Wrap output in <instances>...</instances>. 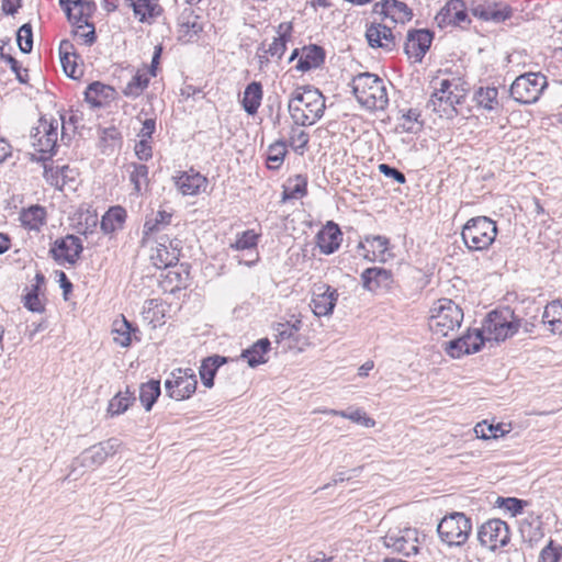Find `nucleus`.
I'll return each mask as SVG.
<instances>
[{
  "mask_svg": "<svg viewBox=\"0 0 562 562\" xmlns=\"http://www.w3.org/2000/svg\"><path fill=\"white\" fill-rule=\"evenodd\" d=\"M496 235V223L487 216H476L468 220L461 232L462 240L471 251L488 249Z\"/></svg>",
  "mask_w": 562,
  "mask_h": 562,
  "instance_id": "nucleus-5",
  "label": "nucleus"
},
{
  "mask_svg": "<svg viewBox=\"0 0 562 562\" xmlns=\"http://www.w3.org/2000/svg\"><path fill=\"white\" fill-rule=\"evenodd\" d=\"M480 544L490 551H497L505 548L510 541L508 525L501 519H490L477 529Z\"/></svg>",
  "mask_w": 562,
  "mask_h": 562,
  "instance_id": "nucleus-9",
  "label": "nucleus"
},
{
  "mask_svg": "<svg viewBox=\"0 0 562 562\" xmlns=\"http://www.w3.org/2000/svg\"><path fill=\"white\" fill-rule=\"evenodd\" d=\"M74 37L80 40L82 44L92 45L95 42V32L93 24L89 23L87 29H79V25H75Z\"/></svg>",
  "mask_w": 562,
  "mask_h": 562,
  "instance_id": "nucleus-55",
  "label": "nucleus"
},
{
  "mask_svg": "<svg viewBox=\"0 0 562 562\" xmlns=\"http://www.w3.org/2000/svg\"><path fill=\"white\" fill-rule=\"evenodd\" d=\"M440 29L447 26L464 27L471 23L467 12V5L462 0H449L435 16Z\"/></svg>",
  "mask_w": 562,
  "mask_h": 562,
  "instance_id": "nucleus-14",
  "label": "nucleus"
},
{
  "mask_svg": "<svg viewBox=\"0 0 562 562\" xmlns=\"http://www.w3.org/2000/svg\"><path fill=\"white\" fill-rule=\"evenodd\" d=\"M342 240V233L334 222H328L317 234V246L321 252L330 255L335 252Z\"/></svg>",
  "mask_w": 562,
  "mask_h": 562,
  "instance_id": "nucleus-24",
  "label": "nucleus"
},
{
  "mask_svg": "<svg viewBox=\"0 0 562 562\" xmlns=\"http://www.w3.org/2000/svg\"><path fill=\"white\" fill-rule=\"evenodd\" d=\"M379 169L384 176L393 178L397 183L402 184L406 181L405 175L394 167H391L386 164H381Z\"/></svg>",
  "mask_w": 562,
  "mask_h": 562,
  "instance_id": "nucleus-63",
  "label": "nucleus"
},
{
  "mask_svg": "<svg viewBox=\"0 0 562 562\" xmlns=\"http://www.w3.org/2000/svg\"><path fill=\"white\" fill-rule=\"evenodd\" d=\"M324 49L317 45H310L304 47L296 68L302 71H307L319 67L324 63Z\"/></svg>",
  "mask_w": 562,
  "mask_h": 562,
  "instance_id": "nucleus-34",
  "label": "nucleus"
},
{
  "mask_svg": "<svg viewBox=\"0 0 562 562\" xmlns=\"http://www.w3.org/2000/svg\"><path fill=\"white\" fill-rule=\"evenodd\" d=\"M4 60L10 65L11 70L16 76V79L20 82L25 83L27 81V70L26 69L22 70L18 60L14 57H12L11 55H9L8 57H4Z\"/></svg>",
  "mask_w": 562,
  "mask_h": 562,
  "instance_id": "nucleus-64",
  "label": "nucleus"
},
{
  "mask_svg": "<svg viewBox=\"0 0 562 562\" xmlns=\"http://www.w3.org/2000/svg\"><path fill=\"white\" fill-rule=\"evenodd\" d=\"M270 350V340L268 338H261L256 341L252 346L245 349L240 358L246 360L248 366L255 368L259 364L268 361L267 353Z\"/></svg>",
  "mask_w": 562,
  "mask_h": 562,
  "instance_id": "nucleus-27",
  "label": "nucleus"
},
{
  "mask_svg": "<svg viewBox=\"0 0 562 562\" xmlns=\"http://www.w3.org/2000/svg\"><path fill=\"white\" fill-rule=\"evenodd\" d=\"M46 210L41 205H32L24 209L20 214L22 226L30 229L40 232L41 227L46 223Z\"/></svg>",
  "mask_w": 562,
  "mask_h": 562,
  "instance_id": "nucleus-31",
  "label": "nucleus"
},
{
  "mask_svg": "<svg viewBox=\"0 0 562 562\" xmlns=\"http://www.w3.org/2000/svg\"><path fill=\"white\" fill-rule=\"evenodd\" d=\"M135 401L133 393L128 390L125 393L116 394L109 403L108 412L114 416L124 413Z\"/></svg>",
  "mask_w": 562,
  "mask_h": 562,
  "instance_id": "nucleus-48",
  "label": "nucleus"
},
{
  "mask_svg": "<svg viewBox=\"0 0 562 562\" xmlns=\"http://www.w3.org/2000/svg\"><path fill=\"white\" fill-rule=\"evenodd\" d=\"M149 138H140L135 145V154L140 160H148L153 156Z\"/></svg>",
  "mask_w": 562,
  "mask_h": 562,
  "instance_id": "nucleus-62",
  "label": "nucleus"
},
{
  "mask_svg": "<svg viewBox=\"0 0 562 562\" xmlns=\"http://www.w3.org/2000/svg\"><path fill=\"white\" fill-rule=\"evenodd\" d=\"M258 235L252 231L248 229L237 235L235 243L232 247L236 250L250 249L257 246Z\"/></svg>",
  "mask_w": 562,
  "mask_h": 562,
  "instance_id": "nucleus-52",
  "label": "nucleus"
},
{
  "mask_svg": "<svg viewBox=\"0 0 562 562\" xmlns=\"http://www.w3.org/2000/svg\"><path fill=\"white\" fill-rule=\"evenodd\" d=\"M18 45L23 53H30L33 48V34L30 24H23L16 33Z\"/></svg>",
  "mask_w": 562,
  "mask_h": 562,
  "instance_id": "nucleus-53",
  "label": "nucleus"
},
{
  "mask_svg": "<svg viewBox=\"0 0 562 562\" xmlns=\"http://www.w3.org/2000/svg\"><path fill=\"white\" fill-rule=\"evenodd\" d=\"M352 92L358 102L368 110H384L389 104L386 86L379 76L362 72L353 77Z\"/></svg>",
  "mask_w": 562,
  "mask_h": 562,
  "instance_id": "nucleus-3",
  "label": "nucleus"
},
{
  "mask_svg": "<svg viewBox=\"0 0 562 562\" xmlns=\"http://www.w3.org/2000/svg\"><path fill=\"white\" fill-rule=\"evenodd\" d=\"M548 87L547 77L540 72H527L518 76L510 86V97L518 103L531 104L539 100Z\"/></svg>",
  "mask_w": 562,
  "mask_h": 562,
  "instance_id": "nucleus-7",
  "label": "nucleus"
},
{
  "mask_svg": "<svg viewBox=\"0 0 562 562\" xmlns=\"http://www.w3.org/2000/svg\"><path fill=\"white\" fill-rule=\"evenodd\" d=\"M60 63L65 74L72 78L77 79L82 75V69L78 66L77 59L68 56L66 58H60Z\"/></svg>",
  "mask_w": 562,
  "mask_h": 562,
  "instance_id": "nucleus-58",
  "label": "nucleus"
},
{
  "mask_svg": "<svg viewBox=\"0 0 562 562\" xmlns=\"http://www.w3.org/2000/svg\"><path fill=\"white\" fill-rule=\"evenodd\" d=\"M24 306L32 312L41 313L44 311V305L36 293V289L25 295Z\"/></svg>",
  "mask_w": 562,
  "mask_h": 562,
  "instance_id": "nucleus-61",
  "label": "nucleus"
},
{
  "mask_svg": "<svg viewBox=\"0 0 562 562\" xmlns=\"http://www.w3.org/2000/svg\"><path fill=\"white\" fill-rule=\"evenodd\" d=\"M172 216V212L166 210H159L156 213L147 215L143 227V239L148 238L154 233L164 231L170 225Z\"/></svg>",
  "mask_w": 562,
  "mask_h": 562,
  "instance_id": "nucleus-28",
  "label": "nucleus"
},
{
  "mask_svg": "<svg viewBox=\"0 0 562 562\" xmlns=\"http://www.w3.org/2000/svg\"><path fill=\"white\" fill-rule=\"evenodd\" d=\"M149 80L150 76L148 75L147 69H138L123 88L122 92L125 97L135 99L148 87Z\"/></svg>",
  "mask_w": 562,
  "mask_h": 562,
  "instance_id": "nucleus-36",
  "label": "nucleus"
},
{
  "mask_svg": "<svg viewBox=\"0 0 562 562\" xmlns=\"http://www.w3.org/2000/svg\"><path fill=\"white\" fill-rule=\"evenodd\" d=\"M307 180L305 177L297 175L294 178L288 180V184L284 187L282 200L286 201L290 199H299L307 192Z\"/></svg>",
  "mask_w": 562,
  "mask_h": 562,
  "instance_id": "nucleus-45",
  "label": "nucleus"
},
{
  "mask_svg": "<svg viewBox=\"0 0 562 562\" xmlns=\"http://www.w3.org/2000/svg\"><path fill=\"white\" fill-rule=\"evenodd\" d=\"M288 109L295 125L310 126L324 115L325 97L314 87H297L291 93Z\"/></svg>",
  "mask_w": 562,
  "mask_h": 562,
  "instance_id": "nucleus-1",
  "label": "nucleus"
},
{
  "mask_svg": "<svg viewBox=\"0 0 562 562\" xmlns=\"http://www.w3.org/2000/svg\"><path fill=\"white\" fill-rule=\"evenodd\" d=\"M160 395V382L157 380H150L147 383H143L139 387V401L144 408L149 412Z\"/></svg>",
  "mask_w": 562,
  "mask_h": 562,
  "instance_id": "nucleus-44",
  "label": "nucleus"
},
{
  "mask_svg": "<svg viewBox=\"0 0 562 562\" xmlns=\"http://www.w3.org/2000/svg\"><path fill=\"white\" fill-rule=\"evenodd\" d=\"M462 321V308L452 300L442 297L430 308L428 326L435 335L447 337L460 328Z\"/></svg>",
  "mask_w": 562,
  "mask_h": 562,
  "instance_id": "nucleus-4",
  "label": "nucleus"
},
{
  "mask_svg": "<svg viewBox=\"0 0 562 562\" xmlns=\"http://www.w3.org/2000/svg\"><path fill=\"white\" fill-rule=\"evenodd\" d=\"M519 323L509 310L488 313L482 327L486 340L503 341L517 333Z\"/></svg>",
  "mask_w": 562,
  "mask_h": 562,
  "instance_id": "nucleus-8",
  "label": "nucleus"
},
{
  "mask_svg": "<svg viewBox=\"0 0 562 562\" xmlns=\"http://www.w3.org/2000/svg\"><path fill=\"white\" fill-rule=\"evenodd\" d=\"M364 243L370 244L372 247V256L364 255V258L368 260L379 259L380 261H385V252L390 246V239L382 235H367L364 237Z\"/></svg>",
  "mask_w": 562,
  "mask_h": 562,
  "instance_id": "nucleus-40",
  "label": "nucleus"
},
{
  "mask_svg": "<svg viewBox=\"0 0 562 562\" xmlns=\"http://www.w3.org/2000/svg\"><path fill=\"white\" fill-rule=\"evenodd\" d=\"M338 299L337 290L326 283L315 284L312 297V308L316 316H327L333 313Z\"/></svg>",
  "mask_w": 562,
  "mask_h": 562,
  "instance_id": "nucleus-18",
  "label": "nucleus"
},
{
  "mask_svg": "<svg viewBox=\"0 0 562 562\" xmlns=\"http://www.w3.org/2000/svg\"><path fill=\"white\" fill-rule=\"evenodd\" d=\"M476 104L487 111L498 108V90L495 87H481L474 94Z\"/></svg>",
  "mask_w": 562,
  "mask_h": 562,
  "instance_id": "nucleus-41",
  "label": "nucleus"
},
{
  "mask_svg": "<svg viewBox=\"0 0 562 562\" xmlns=\"http://www.w3.org/2000/svg\"><path fill=\"white\" fill-rule=\"evenodd\" d=\"M82 250L83 246L80 238L75 235H67L56 239L49 252L58 265L65 262L74 265L79 259Z\"/></svg>",
  "mask_w": 562,
  "mask_h": 562,
  "instance_id": "nucleus-15",
  "label": "nucleus"
},
{
  "mask_svg": "<svg viewBox=\"0 0 562 562\" xmlns=\"http://www.w3.org/2000/svg\"><path fill=\"white\" fill-rule=\"evenodd\" d=\"M126 211L122 206L110 207L101 220V229L104 234H112L123 228Z\"/></svg>",
  "mask_w": 562,
  "mask_h": 562,
  "instance_id": "nucleus-33",
  "label": "nucleus"
},
{
  "mask_svg": "<svg viewBox=\"0 0 562 562\" xmlns=\"http://www.w3.org/2000/svg\"><path fill=\"white\" fill-rule=\"evenodd\" d=\"M291 24L281 23L278 27L279 36L273 38L266 53L280 59L286 49L288 34L291 32Z\"/></svg>",
  "mask_w": 562,
  "mask_h": 562,
  "instance_id": "nucleus-43",
  "label": "nucleus"
},
{
  "mask_svg": "<svg viewBox=\"0 0 562 562\" xmlns=\"http://www.w3.org/2000/svg\"><path fill=\"white\" fill-rule=\"evenodd\" d=\"M419 116L420 113L416 109H408L398 117L396 130L402 133H417L423 127Z\"/></svg>",
  "mask_w": 562,
  "mask_h": 562,
  "instance_id": "nucleus-42",
  "label": "nucleus"
},
{
  "mask_svg": "<svg viewBox=\"0 0 562 562\" xmlns=\"http://www.w3.org/2000/svg\"><path fill=\"white\" fill-rule=\"evenodd\" d=\"M310 140V135L299 126L292 127L289 137V144L293 150L300 155L304 153V149Z\"/></svg>",
  "mask_w": 562,
  "mask_h": 562,
  "instance_id": "nucleus-51",
  "label": "nucleus"
},
{
  "mask_svg": "<svg viewBox=\"0 0 562 562\" xmlns=\"http://www.w3.org/2000/svg\"><path fill=\"white\" fill-rule=\"evenodd\" d=\"M181 274L176 271H168L162 281L165 291L175 292L182 288Z\"/></svg>",
  "mask_w": 562,
  "mask_h": 562,
  "instance_id": "nucleus-56",
  "label": "nucleus"
},
{
  "mask_svg": "<svg viewBox=\"0 0 562 562\" xmlns=\"http://www.w3.org/2000/svg\"><path fill=\"white\" fill-rule=\"evenodd\" d=\"M95 10V3L91 0H82L81 2L67 7L65 13L68 20L74 25H79V29H87L89 26V19Z\"/></svg>",
  "mask_w": 562,
  "mask_h": 562,
  "instance_id": "nucleus-26",
  "label": "nucleus"
},
{
  "mask_svg": "<svg viewBox=\"0 0 562 562\" xmlns=\"http://www.w3.org/2000/svg\"><path fill=\"white\" fill-rule=\"evenodd\" d=\"M130 171V180L134 186V191L138 194L142 187L148 182V167L142 164H132Z\"/></svg>",
  "mask_w": 562,
  "mask_h": 562,
  "instance_id": "nucleus-50",
  "label": "nucleus"
},
{
  "mask_svg": "<svg viewBox=\"0 0 562 562\" xmlns=\"http://www.w3.org/2000/svg\"><path fill=\"white\" fill-rule=\"evenodd\" d=\"M542 323L552 334H562V303L552 301L544 307Z\"/></svg>",
  "mask_w": 562,
  "mask_h": 562,
  "instance_id": "nucleus-29",
  "label": "nucleus"
},
{
  "mask_svg": "<svg viewBox=\"0 0 562 562\" xmlns=\"http://www.w3.org/2000/svg\"><path fill=\"white\" fill-rule=\"evenodd\" d=\"M226 362L221 356H213L204 359L200 367V378L205 387H212L217 369Z\"/></svg>",
  "mask_w": 562,
  "mask_h": 562,
  "instance_id": "nucleus-37",
  "label": "nucleus"
},
{
  "mask_svg": "<svg viewBox=\"0 0 562 562\" xmlns=\"http://www.w3.org/2000/svg\"><path fill=\"white\" fill-rule=\"evenodd\" d=\"M366 38L372 48H382L391 52L395 47V37L392 30L382 23H372L367 27Z\"/></svg>",
  "mask_w": 562,
  "mask_h": 562,
  "instance_id": "nucleus-21",
  "label": "nucleus"
},
{
  "mask_svg": "<svg viewBox=\"0 0 562 562\" xmlns=\"http://www.w3.org/2000/svg\"><path fill=\"white\" fill-rule=\"evenodd\" d=\"M138 331L123 315L112 324V336L115 344L121 347H128L132 342V336Z\"/></svg>",
  "mask_w": 562,
  "mask_h": 562,
  "instance_id": "nucleus-30",
  "label": "nucleus"
},
{
  "mask_svg": "<svg viewBox=\"0 0 562 562\" xmlns=\"http://www.w3.org/2000/svg\"><path fill=\"white\" fill-rule=\"evenodd\" d=\"M374 12L389 18L394 23H404L412 19V10L405 2L398 0H383L374 4Z\"/></svg>",
  "mask_w": 562,
  "mask_h": 562,
  "instance_id": "nucleus-22",
  "label": "nucleus"
},
{
  "mask_svg": "<svg viewBox=\"0 0 562 562\" xmlns=\"http://www.w3.org/2000/svg\"><path fill=\"white\" fill-rule=\"evenodd\" d=\"M363 288L370 292L379 289H390L393 274L390 270L380 267L368 268L361 273Z\"/></svg>",
  "mask_w": 562,
  "mask_h": 562,
  "instance_id": "nucleus-23",
  "label": "nucleus"
},
{
  "mask_svg": "<svg viewBox=\"0 0 562 562\" xmlns=\"http://www.w3.org/2000/svg\"><path fill=\"white\" fill-rule=\"evenodd\" d=\"M202 32V25L198 22V16L189 14L182 16L178 27V37L180 41L189 43Z\"/></svg>",
  "mask_w": 562,
  "mask_h": 562,
  "instance_id": "nucleus-39",
  "label": "nucleus"
},
{
  "mask_svg": "<svg viewBox=\"0 0 562 562\" xmlns=\"http://www.w3.org/2000/svg\"><path fill=\"white\" fill-rule=\"evenodd\" d=\"M440 539L448 546L461 547L471 535L472 522L463 513H452L445 516L437 527Z\"/></svg>",
  "mask_w": 562,
  "mask_h": 562,
  "instance_id": "nucleus-6",
  "label": "nucleus"
},
{
  "mask_svg": "<svg viewBox=\"0 0 562 562\" xmlns=\"http://www.w3.org/2000/svg\"><path fill=\"white\" fill-rule=\"evenodd\" d=\"M562 558V546L555 544L552 540L541 550L539 562H559Z\"/></svg>",
  "mask_w": 562,
  "mask_h": 562,
  "instance_id": "nucleus-54",
  "label": "nucleus"
},
{
  "mask_svg": "<svg viewBox=\"0 0 562 562\" xmlns=\"http://www.w3.org/2000/svg\"><path fill=\"white\" fill-rule=\"evenodd\" d=\"M527 504L526 501L516 497H507L502 501L504 508L510 512L513 516L520 514Z\"/></svg>",
  "mask_w": 562,
  "mask_h": 562,
  "instance_id": "nucleus-60",
  "label": "nucleus"
},
{
  "mask_svg": "<svg viewBox=\"0 0 562 562\" xmlns=\"http://www.w3.org/2000/svg\"><path fill=\"white\" fill-rule=\"evenodd\" d=\"M190 370L178 369L171 373V378L165 382L168 395L177 401L189 398L196 390V379Z\"/></svg>",
  "mask_w": 562,
  "mask_h": 562,
  "instance_id": "nucleus-13",
  "label": "nucleus"
},
{
  "mask_svg": "<svg viewBox=\"0 0 562 562\" xmlns=\"http://www.w3.org/2000/svg\"><path fill=\"white\" fill-rule=\"evenodd\" d=\"M472 13L481 20L499 23L509 19L513 10L505 2L484 0L472 8Z\"/></svg>",
  "mask_w": 562,
  "mask_h": 562,
  "instance_id": "nucleus-19",
  "label": "nucleus"
},
{
  "mask_svg": "<svg viewBox=\"0 0 562 562\" xmlns=\"http://www.w3.org/2000/svg\"><path fill=\"white\" fill-rule=\"evenodd\" d=\"M133 10L139 21H145L147 16L153 15L154 8L150 4V0H135L132 3Z\"/></svg>",
  "mask_w": 562,
  "mask_h": 562,
  "instance_id": "nucleus-57",
  "label": "nucleus"
},
{
  "mask_svg": "<svg viewBox=\"0 0 562 562\" xmlns=\"http://www.w3.org/2000/svg\"><path fill=\"white\" fill-rule=\"evenodd\" d=\"M432 33L428 30H411L407 33L404 50L409 59L420 63L430 48Z\"/></svg>",
  "mask_w": 562,
  "mask_h": 562,
  "instance_id": "nucleus-16",
  "label": "nucleus"
},
{
  "mask_svg": "<svg viewBox=\"0 0 562 562\" xmlns=\"http://www.w3.org/2000/svg\"><path fill=\"white\" fill-rule=\"evenodd\" d=\"M382 542L386 548L406 557L415 555L419 551L418 532L415 528L389 530L382 537Z\"/></svg>",
  "mask_w": 562,
  "mask_h": 562,
  "instance_id": "nucleus-11",
  "label": "nucleus"
},
{
  "mask_svg": "<svg viewBox=\"0 0 562 562\" xmlns=\"http://www.w3.org/2000/svg\"><path fill=\"white\" fill-rule=\"evenodd\" d=\"M485 340L482 329L469 330L465 335L449 342L448 353L453 358H459L462 355L477 352Z\"/></svg>",
  "mask_w": 562,
  "mask_h": 562,
  "instance_id": "nucleus-17",
  "label": "nucleus"
},
{
  "mask_svg": "<svg viewBox=\"0 0 562 562\" xmlns=\"http://www.w3.org/2000/svg\"><path fill=\"white\" fill-rule=\"evenodd\" d=\"M164 241L157 244L156 249L150 255V259L157 268H168L176 265L180 256V241L168 240L161 238Z\"/></svg>",
  "mask_w": 562,
  "mask_h": 562,
  "instance_id": "nucleus-20",
  "label": "nucleus"
},
{
  "mask_svg": "<svg viewBox=\"0 0 562 562\" xmlns=\"http://www.w3.org/2000/svg\"><path fill=\"white\" fill-rule=\"evenodd\" d=\"M175 184L183 195H196L207 186V179L199 172H182L175 177Z\"/></svg>",
  "mask_w": 562,
  "mask_h": 562,
  "instance_id": "nucleus-25",
  "label": "nucleus"
},
{
  "mask_svg": "<svg viewBox=\"0 0 562 562\" xmlns=\"http://www.w3.org/2000/svg\"><path fill=\"white\" fill-rule=\"evenodd\" d=\"M474 432L477 438L486 440L491 438L496 439L498 437H503L508 431L503 429L501 424L494 425L488 424L486 420H482L475 425Z\"/></svg>",
  "mask_w": 562,
  "mask_h": 562,
  "instance_id": "nucleus-47",
  "label": "nucleus"
},
{
  "mask_svg": "<svg viewBox=\"0 0 562 562\" xmlns=\"http://www.w3.org/2000/svg\"><path fill=\"white\" fill-rule=\"evenodd\" d=\"M468 94L464 83L456 80L442 79L434 87L427 109L441 119L452 120L458 114V105L463 104Z\"/></svg>",
  "mask_w": 562,
  "mask_h": 562,
  "instance_id": "nucleus-2",
  "label": "nucleus"
},
{
  "mask_svg": "<svg viewBox=\"0 0 562 562\" xmlns=\"http://www.w3.org/2000/svg\"><path fill=\"white\" fill-rule=\"evenodd\" d=\"M119 442L115 439L101 442L86 449L79 457H77L71 463V471L69 475H72L78 468L87 470H93L101 465L110 456H113L117 448Z\"/></svg>",
  "mask_w": 562,
  "mask_h": 562,
  "instance_id": "nucleus-10",
  "label": "nucleus"
},
{
  "mask_svg": "<svg viewBox=\"0 0 562 562\" xmlns=\"http://www.w3.org/2000/svg\"><path fill=\"white\" fill-rule=\"evenodd\" d=\"M286 154V144L283 140H277L271 144L267 155V167L271 170H277L283 164Z\"/></svg>",
  "mask_w": 562,
  "mask_h": 562,
  "instance_id": "nucleus-46",
  "label": "nucleus"
},
{
  "mask_svg": "<svg viewBox=\"0 0 562 562\" xmlns=\"http://www.w3.org/2000/svg\"><path fill=\"white\" fill-rule=\"evenodd\" d=\"M262 100V86L260 82H250L243 95L241 104L244 110L249 114L254 115L257 113Z\"/></svg>",
  "mask_w": 562,
  "mask_h": 562,
  "instance_id": "nucleus-35",
  "label": "nucleus"
},
{
  "mask_svg": "<svg viewBox=\"0 0 562 562\" xmlns=\"http://www.w3.org/2000/svg\"><path fill=\"white\" fill-rule=\"evenodd\" d=\"M114 90L102 82L94 81L90 83L85 92V98L92 106H102L113 97Z\"/></svg>",
  "mask_w": 562,
  "mask_h": 562,
  "instance_id": "nucleus-32",
  "label": "nucleus"
},
{
  "mask_svg": "<svg viewBox=\"0 0 562 562\" xmlns=\"http://www.w3.org/2000/svg\"><path fill=\"white\" fill-rule=\"evenodd\" d=\"M519 531L524 541L528 542L530 546L538 542L543 537L539 517L521 520Z\"/></svg>",
  "mask_w": 562,
  "mask_h": 562,
  "instance_id": "nucleus-38",
  "label": "nucleus"
},
{
  "mask_svg": "<svg viewBox=\"0 0 562 562\" xmlns=\"http://www.w3.org/2000/svg\"><path fill=\"white\" fill-rule=\"evenodd\" d=\"M58 121L42 117L31 133L32 145L38 153L53 155L57 145Z\"/></svg>",
  "mask_w": 562,
  "mask_h": 562,
  "instance_id": "nucleus-12",
  "label": "nucleus"
},
{
  "mask_svg": "<svg viewBox=\"0 0 562 562\" xmlns=\"http://www.w3.org/2000/svg\"><path fill=\"white\" fill-rule=\"evenodd\" d=\"M344 418H347L353 423L360 424L368 428L373 427L375 425L374 419L367 416L366 413L359 408H357L350 413L346 412V416H344Z\"/></svg>",
  "mask_w": 562,
  "mask_h": 562,
  "instance_id": "nucleus-59",
  "label": "nucleus"
},
{
  "mask_svg": "<svg viewBox=\"0 0 562 562\" xmlns=\"http://www.w3.org/2000/svg\"><path fill=\"white\" fill-rule=\"evenodd\" d=\"M301 321L296 319L294 323H279L274 327V337L277 342H282L295 337V335L301 329Z\"/></svg>",
  "mask_w": 562,
  "mask_h": 562,
  "instance_id": "nucleus-49",
  "label": "nucleus"
}]
</instances>
